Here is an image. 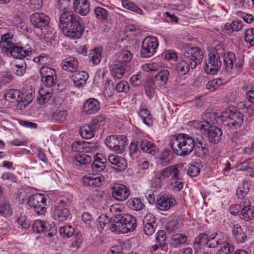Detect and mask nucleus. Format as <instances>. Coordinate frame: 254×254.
<instances>
[{
  "label": "nucleus",
  "instance_id": "nucleus-1",
  "mask_svg": "<svg viewBox=\"0 0 254 254\" xmlns=\"http://www.w3.org/2000/svg\"><path fill=\"white\" fill-rule=\"evenodd\" d=\"M170 145L172 150L178 155H188L194 148L195 139L190 135L181 133L171 138Z\"/></svg>",
  "mask_w": 254,
  "mask_h": 254
},
{
  "label": "nucleus",
  "instance_id": "nucleus-2",
  "mask_svg": "<svg viewBox=\"0 0 254 254\" xmlns=\"http://www.w3.org/2000/svg\"><path fill=\"white\" fill-rule=\"evenodd\" d=\"M136 227L135 217L127 213L116 217L110 224L111 231L117 234H125L133 231Z\"/></svg>",
  "mask_w": 254,
  "mask_h": 254
},
{
  "label": "nucleus",
  "instance_id": "nucleus-3",
  "mask_svg": "<svg viewBox=\"0 0 254 254\" xmlns=\"http://www.w3.org/2000/svg\"><path fill=\"white\" fill-rule=\"evenodd\" d=\"M179 173L178 166L173 165L158 171L155 177L159 180L160 183L170 177L171 185L173 190L179 191L184 186L183 180L180 177Z\"/></svg>",
  "mask_w": 254,
  "mask_h": 254
},
{
  "label": "nucleus",
  "instance_id": "nucleus-4",
  "mask_svg": "<svg viewBox=\"0 0 254 254\" xmlns=\"http://www.w3.org/2000/svg\"><path fill=\"white\" fill-rule=\"evenodd\" d=\"M4 99L9 102H17V109L22 110L28 105L32 101L33 96L31 93L25 96L19 90L9 89L4 94Z\"/></svg>",
  "mask_w": 254,
  "mask_h": 254
},
{
  "label": "nucleus",
  "instance_id": "nucleus-5",
  "mask_svg": "<svg viewBox=\"0 0 254 254\" xmlns=\"http://www.w3.org/2000/svg\"><path fill=\"white\" fill-rule=\"evenodd\" d=\"M221 120L224 125L232 129H236L241 127L244 122V115L234 108L226 109L222 114Z\"/></svg>",
  "mask_w": 254,
  "mask_h": 254
},
{
  "label": "nucleus",
  "instance_id": "nucleus-6",
  "mask_svg": "<svg viewBox=\"0 0 254 254\" xmlns=\"http://www.w3.org/2000/svg\"><path fill=\"white\" fill-rule=\"evenodd\" d=\"M185 59L188 60L190 67L193 69L199 64L203 60V53L197 47H190L187 44L182 49Z\"/></svg>",
  "mask_w": 254,
  "mask_h": 254
},
{
  "label": "nucleus",
  "instance_id": "nucleus-7",
  "mask_svg": "<svg viewBox=\"0 0 254 254\" xmlns=\"http://www.w3.org/2000/svg\"><path fill=\"white\" fill-rule=\"evenodd\" d=\"M222 63L220 55L216 49L212 50L208 54V58L205 61L204 66L205 71L211 74H215L220 68Z\"/></svg>",
  "mask_w": 254,
  "mask_h": 254
},
{
  "label": "nucleus",
  "instance_id": "nucleus-8",
  "mask_svg": "<svg viewBox=\"0 0 254 254\" xmlns=\"http://www.w3.org/2000/svg\"><path fill=\"white\" fill-rule=\"evenodd\" d=\"M46 197L44 194L35 193L29 198L27 203L30 206L34 207L37 214L42 215L46 211Z\"/></svg>",
  "mask_w": 254,
  "mask_h": 254
},
{
  "label": "nucleus",
  "instance_id": "nucleus-9",
  "mask_svg": "<svg viewBox=\"0 0 254 254\" xmlns=\"http://www.w3.org/2000/svg\"><path fill=\"white\" fill-rule=\"evenodd\" d=\"M158 46V41L157 38L152 36L146 37L142 42L141 56L143 58H148L153 56Z\"/></svg>",
  "mask_w": 254,
  "mask_h": 254
},
{
  "label": "nucleus",
  "instance_id": "nucleus-10",
  "mask_svg": "<svg viewBox=\"0 0 254 254\" xmlns=\"http://www.w3.org/2000/svg\"><path fill=\"white\" fill-rule=\"evenodd\" d=\"M203 119L204 120L203 121H193L190 123L194 127L199 128L200 130H206L212 127V125L217 124L219 117L216 113L211 112L205 113Z\"/></svg>",
  "mask_w": 254,
  "mask_h": 254
},
{
  "label": "nucleus",
  "instance_id": "nucleus-11",
  "mask_svg": "<svg viewBox=\"0 0 254 254\" xmlns=\"http://www.w3.org/2000/svg\"><path fill=\"white\" fill-rule=\"evenodd\" d=\"M127 137L124 135H110L105 139L106 145L111 149L121 152L127 145Z\"/></svg>",
  "mask_w": 254,
  "mask_h": 254
},
{
  "label": "nucleus",
  "instance_id": "nucleus-12",
  "mask_svg": "<svg viewBox=\"0 0 254 254\" xmlns=\"http://www.w3.org/2000/svg\"><path fill=\"white\" fill-rule=\"evenodd\" d=\"M83 29V21L81 18L80 20L74 21V23L63 29V32L71 39H78L82 36Z\"/></svg>",
  "mask_w": 254,
  "mask_h": 254
},
{
  "label": "nucleus",
  "instance_id": "nucleus-13",
  "mask_svg": "<svg viewBox=\"0 0 254 254\" xmlns=\"http://www.w3.org/2000/svg\"><path fill=\"white\" fill-rule=\"evenodd\" d=\"M113 197L118 201L126 200L129 195V190L124 185L116 184L112 188Z\"/></svg>",
  "mask_w": 254,
  "mask_h": 254
},
{
  "label": "nucleus",
  "instance_id": "nucleus-14",
  "mask_svg": "<svg viewBox=\"0 0 254 254\" xmlns=\"http://www.w3.org/2000/svg\"><path fill=\"white\" fill-rule=\"evenodd\" d=\"M138 146L143 152L152 155L158 152V148L153 142L147 140L142 136H139L138 137Z\"/></svg>",
  "mask_w": 254,
  "mask_h": 254
},
{
  "label": "nucleus",
  "instance_id": "nucleus-15",
  "mask_svg": "<svg viewBox=\"0 0 254 254\" xmlns=\"http://www.w3.org/2000/svg\"><path fill=\"white\" fill-rule=\"evenodd\" d=\"M30 21L35 27L42 29L48 25L50 17L43 13L35 12L30 16Z\"/></svg>",
  "mask_w": 254,
  "mask_h": 254
},
{
  "label": "nucleus",
  "instance_id": "nucleus-16",
  "mask_svg": "<svg viewBox=\"0 0 254 254\" xmlns=\"http://www.w3.org/2000/svg\"><path fill=\"white\" fill-rule=\"evenodd\" d=\"M128 68V65H126V64L118 61L113 63L110 66V70L113 76L118 79L122 78Z\"/></svg>",
  "mask_w": 254,
  "mask_h": 254
},
{
  "label": "nucleus",
  "instance_id": "nucleus-17",
  "mask_svg": "<svg viewBox=\"0 0 254 254\" xmlns=\"http://www.w3.org/2000/svg\"><path fill=\"white\" fill-rule=\"evenodd\" d=\"M81 18L71 11H65L60 17V23L63 29L70 25L71 23L77 20H80Z\"/></svg>",
  "mask_w": 254,
  "mask_h": 254
},
{
  "label": "nucleus",
  "instance_id": "nucleus-18",
  "mask_svg": "<svg viewBox=\"0 0 254 254\" xmlns=\"http://www.w3.org/2000/svg\"><path fill=\"white\" fill-rule=\"evenodd\" d=\"M100 103L95 98L87 100L83 106V112L86 115H92L97 113L100 110Z\"/></svg>",
  "mask_w": 254,
  "mask_h": 254
},
{
  "label": "nucleus",
  "instance_id": "nucleus-19",
  "mask_svg": "<svg viewBox=\"0 0 254 254\" xmlns=\"http://www.w3.org/2000/svg\"><path fill=\"white\" fill-rule=\"evenodd\" d=\"M104 180L101 175H90L83 178V183L85 186L96 188L100 187Z\"/></svg>",
  "mask_w": 254,
  "mask_h": 254
},
{
  "label": "nucleus",
  "instance_id": "nucleus-20",
  "mask_svg": "<svg viewBox=\"0 0 254 254\" xmlns=\"http://www.w3.org/2000/svg\"><path fill=\"white\" fill-rule=\"evenodd\" d=\"M206 133L209 140L212 143L217 144L219 143L222 136V131L221 129L215 126L209 128L206 130H201Z\"/></svg>",
  "mask_w": 254,
  "mask_h": 254
},
{
  "label": "nucleus",
  "instance_id": "nucleus-21",
  "mask_svg": "<svg viewBox=\"0 0 254 254\" xmlns=\"http://www.w3.org/2000/svg\"><path fill=\"white\" fill-rule=\"evenodd\" d=\"M176 203V200L174 197L167 195L162 196L157 199L156 207L161 211H166L174 206Z\"/></svg>",
  "mask_w": 254,
  "mask_h": 254
},
{
  "label": "nucleus",
  "instance_id": "nucleus-22",
  "mask_svg": "<svg viewBox=\"0 0 254 254\" xmlns=\"http://www.w3.org/2000/svg\"><path fill=\"white\" fill-rule=\"evenodd\" d=\"M13 35L9 33H7L1 37L0 41V48L2 52L8 55L10 51L14 46V44L12 42Z\"/></svg>",
  "mask_w": 254,
  "mask_h": 254
},
{
  "label": "nucleus",
  "instance_id": "nucleus-23",
  "mask_svg": "<svg viewBox=\"0 0 254 254\" xmlns=\"http://www.w3.org/2000/svg\"><path fill=\"white\" fill-rule=\"evenodd\" d=\"M32 50L28 46L24 47H21L15 46L10 51L9 54L15 59H18L19 60L28 56L31 54Z\"/></svg>",
  "mask_w": 254,
  "mask_h": 254
},
{
  "label": "nucleus",
  "instance_id": "nucleus-24",
  "mask_svg": "<svg viewBox=\"0 0 254 254\" xmlns=\"http://www.w3.org/2000/svg\"><path fill=\"white\" fill-rule=\"evenodd\" d=\"M108 160L112 165H114L113 168L117 171H123L126 169L127 166L126 160L117 155H110L108 156Z\"/></svg>",
  "mask_w": 254,
  "mask_h": 254
},
{
  "label": "nucleus",
  "instance_id": "nucleus-25",
  "mask_svg": "<svg viewBox=\"0 0 254 254\" xmlns=\"http://www.w3.org/2000/svg\"><path fill=\"white\" fill-rule=\"evenodd\" d=\"M73 9L81 15H86L89 12V3L87 0H74Z\"/></svg>",
  "mask_w": 254,
  "mask_h": 254
},
{
  "label": "nucleus",
  "instance_id": "nucleus-26",
  "mask_svg": "<svg viewBox=\"0 0 254 254\" xmlns=\"http://www.w3.org/2000/svg\"><path fill=\"white\" fill-rule=\"evenodd\" d=\"M77 60L73 57H69L62 61V68L70 72H75L78 69Z\"/></svg>",
  "mask_w": 254,
  "mask_h": 254
},
{
  "label": "nucleus",
  "instance_id": "nucleus-27",
  "mask_svg": "<svg viewBox=\"0 0 254 254\" xmlns=\"http://www.w3.org/2000/svg\"><path fill=\"white\" fill-rule=\"evenodd\" d=\"M224 63L225 70L228 74H232L234 72L235 69L234 66V61L235 60V55L232 52H228L224 55Z\"/></svg>",
  "mask_w": 254,
  "mask_h": 254
},
{
  "label": "nucleus",
  "instance_id": "nucleus-28",
  "mask_svg": "<svg viewBox=\"0 0 254 254\" xmlns=\"http://www.w3.org/2000/svg\"><path fill=\"white\" fill-rule=\"evenodd\" d=\"M26 64L23 60L16 61L11 64V70L17 75L22 76L25 72Z\"/></svg>",
  "mask_w": 254,
  "mask_h": 254
},
{
  "label": "nucleus",
  "instance_id": "nucleus-29",
  "mask_svg": "<svg viewBox=\"0 0 254 254\" xmlns=\"http://www.w3.org/2000/svg\"><path fill=\"white\" fill-rule=\"evenodd\" d=\"M72 78L74 85L80 87L85 84L88 78V74L84 71H81L75 73Z\"/></svg>",
  "mask_w": 254,
  "mask_h": 254
},
{
  "label": "nucleus",
  "instance_id": "nucleus-30",
  "mask_svg": "<svg viewBox=\"0 0 254 254\" xmlns=\"http://www.w3.org/2000/svg\"><path fill=\"white\" fill-rule=\"evenodd\" d=\"M232 231L233 235L238 243H243L246 240L247 236L240 225H235Z\"/></svg>",
  "mask_w": 254,
  "mask_h": 254
},
{
  "label": "nucleus",
  "instance_id": "nucleus-31",
  "mask_svg": "<svg viewBox=\"0 0 254 254\" xmlns=\"http://www.w3.org/2000/svg\"><path fill=\"white\" fill-rule=\"evenodd\" d=\"M169 76L170 72L168 70H161L156 75V81L159 82L158 84L161 88H165Z\"/></svg>",
  "mask_w": 254,
  "mask_h": 254
},
{
  "label": "nucleus",
  "instance_id": "nucleus-32",
  "mask_svg": "<svg viewBox=\"0 0 254 254\" xmlns=\"http://www.w3.org/2000/svg\"><path fill=\"white\" fill-rule=\"evenodd\" d=\"M95 130L93 126L88 125H84L80 128L81 136L86 139H90L94 136Z\"/></svg>",
  "mask_w": 254,
  "mask_h": 254
},
{
  "label": "nucleus",
  "instance_id": "nucleus-33",
  "mask_svg": "<svg viewBox=\"0 0 254 254\" xmlns=\"http://www.w3.org/2000/svg\"><path fill=\"white\" fill-rule=\"evenodd\" d=\"M90 156L85 154H78L75 156L74 163L76 166H86L90 164L91 162Z\"/></svg>",
  "mask_w": 254,
  "mask_h": 254
},
{
  "label": "nucleus",
  "instance_id": "nucleus-34",
  "mask_svg": "<svg viewBox=\"0 0 254 254\" xmlns=\"http://www.w3.org/2000/svg\"><path fill=\"white\" fill-rule=\"evenodd\" d=\"M69 212L67 208L57 209L53 212V218L59 221L63 222L68 217Z\"/></svg>",
  "mask_w": 254,
  "mask_h": 254
},
{
  "label": "nucleus",
  "instance_id": "nucleus-35",
  "mask_svg": "<svg viewBox=\"0 0 254 254\" xmlns=\"http://www.w3.org/2000/svg\"><path fill=\"white\" fill-rule=\"evenodd\" d=\"M133 58V54L129 50L124 49L119 53L118 56V61L126 64V65H129L130 61Z\"/></svg>",
  "mask_w": 254,
  "mask_h": 254
},
{
  "label": "nucleus",
  "instance_id": "nucleus-36",
  "mask_svg": "<svg viewBox=\"0 0 254 254\" xmlns=\"http://www.w3.org/2000/svg\"><path fill=\"white\" fill-rule=\"evenodd\" d=\"M195 139V145H196L195 150L198 152L199 155H203L205 154L204 147V138L202 136L199 135L194 136Z\"/></svg>",
  "mask_w": 254,
  "mask_h": 254
},
{
  "label": "nucleus",
  "instance_id": "nucleus-37",
  "mask_svg": "<svg viewBox=\"0 0 254 254\" xmlns=\"http://www.w3.org/2000/svg\"><path fill=\"white\" fill-rule=\"evenodd\" d=\"M240 217L241 219L246 221H250L254 219V206H252L251 207L241 209Z\"/></svg>",
  "mask_w": 254,
  "mask_h": 254
},
{
  "label": "nucleus",
  "instance_id": "nucleus-38",
  "mask_svg": "<svg viewBox=\"0 0 254 254\" xmlns=\"http://www.w3.org/2000/svg\"><path fill=\"white\" fill-rule=\"evenodd\" d=\"M188 240L187 237L183 234L178 233L172 237V245L175 248L181 245L185 244Z\"/></svg>",
  "mask_w": 254,
  "mask_h": 254
},
{
  "label": "nucleus",
  "instance_id": "nucleus-39",
  "mask_svg": "<svg viewBox=\"0 0 254 254\" xmlns=\"http://www.w3.org/2000/svg\"><path fill=\"white\" fill-rule=\"evenodd\" d=\"M208 237L205 234H200L195 238L193 248L197 250L200 248V246H207L208 244Z\"/></svg>",
  "mask_w": 254,
  "mask_h": 254
},
{
  "label": "nucleus",
  "instance_id": "nucleus-40",
  "mask_svg": "<svg viewBox=\"0 0 254 254\" xmlns=\"http://www.w3.org/2000/svg\"><path fill=\"white\" fill-rule=\"evenodd\" d=\"M74 228L70 225L61 226L59 229L60 235L64 238H70L74 233Z\"/></svg>",
  "mask_w": 254,
  "mask_h": 254
},
{
  "label": "nucleus",
  "instance_id": "nucleus-41",
  "mask_svg": "<svg viewBox=\"0 0 254 254\" xmlns=\"http://www.w3.org/2000/svg\"><path fill=\"white\" fill-rule=\"evenodd\" d=\"M39 97L37 101L39 104L44 105L47 103L51 98L52 93L50 91H45L44 89H41L39 91Z\"/></svg>",
  "mask_w": 254,
  "mask_h": 254
},
{
  "label": "nucleus",
  "instance_id": "nucleus-42",
  "mask_svg": "<svg viewBox=\"0 0 254 254\" xmlns=\"http://www.w3.org/2000/svg\"><path fill=\"white\" fill-rule=\"evenodd\" d=\"M139 115L143 123L147 125L150 126L153 124V120L150 113L149 111L146 109H142L140 110Z\"/></svg>",
  "mask_w": 254,
  "mask_h": 254
},
{
  "label": "nucleus",
  "instance_id": "nucleus-43",
  "mask_svg": "<svg viewBox=\"0 0 254 254\" xmlns=\"http://www.w3.org/2000/svg\"><path fill=\"white\" fill-rule=\"evenodd\" d=\"M90 144L88 142L76 141L72 143L71 148L73 151L74 152H82L84 149H87L91 147ZM85 152H88V150H86Z\"/></svg>",
  "mask_w": 254,
  "mask_h": 254
},
{
  "label": "nucleus",
  "instance_id": "nucleus-44",
  "mask_svg": "<svg viewBox=\"0 0 254 254\" xmlns=\"http://www.w3.org/2000/svg\"><path fill=\"white\" fill-rule=\"evenodd\" d=\"M128 206L133 210L139 211L142 210L144 205L139 198H134L128 201Z\"/></svg>",
  "mask_w": 254,
  "mask_h": 254
},
{
  "label": "nucleus",
  "instance_id": "nucleus-45",
  "mask_svg": "<svg viewBox=\"0 0 254 254\" xmlns=\"http://www.w3.org/2000/svg\"><path fill=\"white\" fill-rule=\"evenodd\" d=\"M44 231L43 233L46 236L51 237L55 235L57 229L55 225L53 223H49L48 222H45Z\"/></svg>",
  "mask_w": 254,
  "mask_h": 254
},
{
  "label": "nucleus",
  "instance_id": "nucleus-46",
  "mask_svg": "<svg viewBox=\"0 0 254 254\" xmlns=\"http://www.w3.org/2000/svg\"><path fill=\"white\" fill-rule=\"evenodd\" d=\"M102 50L99 48H95L90 53L91 61L94 64H98L101 59Z\"/></svg>",
  "mask_w": 254,
  "mask_h": 254
},
{
  "label": "nucleus",
  "instance_id": "nucleus-47",
  "mask_svg": "<svg viewBox=\"0 0 254 254\" xmlns=\"http://www.w3.org/2000/svg\"><path fill=\"white\" fill-rule=\"evenodd\" d=\"M150 166H152V165H150ZM149 166L150 163L148 161H144L140 163L138 166V170L137 172L138 176L140 177H142L148 174L149 173L148 170L149 168Z\"/></svg>",
  "mask_w": 254,
  "mask_h": 254
},
{
  "label": "nucleus",
  "instance_id": "nucleus-48",
  "mask_svg": "<svg viewBox=\"0 0 254 254\" xmlns=\"http://www.w3.org/2000/svg\"><path fill=\"white\" fill-rule=\"evenodd\" d=\"M189 61L186 59H184L180 62L177 65L176 69L178 72L182 74H186L190 70V64H188Z\"/></svg>",
  "mask_w": 254,
  "mask_h": 254
},
{
  "label": "nucleus",
  "instance_id": "nucleus-49",
  "mask_svg": "<svg viewBox=\"0 0 254 254\" xmlns=\"http://www.w3.org/2000/svg\"><path fill=\"white\" fill-rule=\"evenodd\" d=\"M83 242V238L81 234L77 232L75 233L73 237L71 239L70 248L74 250H77Z\"/></svg>",
  "mask_w": 254,
  "mask_h": 254
},
{
  "label": "nucleus",
  "instance_id": "nucleus-50",
  "mask_svg": "<svg viewBox=\"0 0 254 254\" xmlns=\"http://www.w3.org/2000/svg\"><path fill=\"white\" fill-rule=\"evenodd\" d=\"M222 84V80L220 78L214 79L209 81L206 84V88L210 91H214L218 89Z\"/></svg>",
  "mask_w": 254,
  "mask_h": 254
},
{
  "label": "nucleus",
  "instance_id": "nucleus-51",
  "mask_svg": "<svg viewBox=\"0 0 254 254\" xmlns=\"http://www.w3.org/2000/svg\"><path fill=\"white\" fill-rule=\"evenodd\" d=\"M221 245V247L216 254H231L234 251V246L229 243H225V241Z\"/></svg>",
  "mask_w": 254,
  "mask_h": 254
},
{
  "label": "nucleus",
  "instance_id": "nucleus-52",
  "mask_svg": "<svg viewBox=\"0 0 254 254\" xmlns=\"http://www.w3.org/2000/svg\"><path fill=\"white\" fill-rule=\"evenodd\" d=\"M94 14L99 20H106L108 19V13L106 9L101 7H97L94 9Z\"/></svg>",
  "mask_w": 254,
  "mask_h": 254
},
{
  "label": "nucleus",
  "instance_id": "nucleus-53",
  "mask_svg": "<svg viewBox=\"0 0 254 254\" xmlns=\"http://www.w3.org/2000/svg\"><path fill=\"white\" fill-rule=\"evenodd\" d=\"M40 73L41 78H46L56 75L54 69L45 66H43L40 68Z\"/></svg>",
  "mask_w": 254,
  "mask_h": 254
},
{
  "label": "nucleus",
  "instance_id": "nucleus-54",
  "mask_svg": "<svg viewBox=\"0 0 254 254\" xmlns=\"http://www.w3.org/2000/svg\"><path fill=\"white\" fill-rule=\"evenodd\" d=\"M82 221L89 228L93 229L95 227L94 221L91 215L88 212H84L82 215Z\"/></svg>",
  "mask_w": 254,
  "mask_h": 254
},
{
  "label": "nucleus",
  "instance_id": "nucleus-55",
  "mask_svg": "<svg viewBox=\"0 0 254 254\" xmlns=\"http://www.w3.org/2000/svg\"><path fill=\"white\" fill-rule=\"evenodd\" d=\"M250 189L249 185L247 183L244 184L242 187H240L237 190L236 194L238 198L242 199L245 198V196L249 192Z\"/></svg>",
  "mask_w": 254,
  "mask_h": 254
},
{
  "label": "nucleus",
  "instance_id": "nucleus-56",
  "mask_svg": "<svg viewBox=\"0 0 254 254\" xmlns=\"http://www.w3.org/2000/svg\"><path fill=\"white\" fill-rule=\"evenodd\" d=\"M109 222L106 215L100 216L96 221V226L98 230L101 232L104 229L106 224Z\"/></svg>",
  "mask_w": 254,
  "mask_h": 254
},
{
  "label": "nucleus",
  "instance_id": "nucleus-57",
  "mask_svg": "<svg viewBox=\"0 0 254 254\" xmlns=\"http://www.w3.org/2000/svg\"><path fill=\"white\" fill-rule=\"evenodd\" d=\"M122 209L123 207L118 204H114L110 207V211L114 216V218L124 214L122 213Z\"/></svg>",
  "mask_w": 254,
  "mask_h": 254
},
{
  "label": "nucleus",
  "instance_id": "nucleus-58",
  "mask_svg": "<svg viewBox=\"0 0 254 254\" xmlns=\"http://www.w3.org/2000/svg\"><path fill=\"white\" fill-rule=\"evenodd\" d=\"M45 221L37 220L33 224V229L34 232H36L38 233H43L44 231Z\"/></svg>",
  "mask_w": 254,
  "mask_h": 254
},
{
  "label": "nucleus",
  "instance_id": "nucleus-59",
  "mask_svg": "<svg viewBox=\"0 0 254 254\" xmlns=\"http://www.w3.org/2000/svg\"><path fill=\"white\" fill-rule=\"evenodd\" d=\"M245 40L251 46H254V28L247 29L245 32Z\"/></svg>",
  "mask_w": 254,
  "mask_h": 254
},
{
  "label": "nucleus",
  "instance_id": "nucleus-60",
  "mask_svg": "<svg viewBox=\"0 0 254 254\" xmlns=\"http://www.w3.org/2000/svg\"><path fill=\"white\" fill-rule=\"evenodd\" d=\"M180 227L181 224L177 220L170 221L166 225V229L169 232L177 230L180 229Z\"/></svg>",
  "mask_w": 254,
  "mask_h": 254
},
{
  "label": "nucleus",
  "instance_id": "nucleus-61",
  "mask_svg": "<svg viewBox=\"0 0 254 254\" xmlns=\"http://www.w3.org/2000/svg\"><path fill=\"white\" fill-rule=\"evenodd\" d=\"M44 84L48 87H51L57 83V75L46 78H41Z\"/></svg>",
  "mask_w": 254,
  "mask_h": 254
},
{
  "label": "nucleus",
  "instance_id": "nucleus-62",
  "mask_svg": "<svg viewBox=\"0 0 254 254\" xmlns=\"http://www.w3.org/2000/svg\"><path fill=\"white\" fill-rule=\"evenodd\" d=\"M53 116L55 120L59 122H63L66 120L67 114L65 111H59L54 112L53 114Z\"/></svg>",
  "mask_w": 254,
  "mask_h": 254
},
{
  "label": "nucleus",
  "instance_id": "nucleus-63",
  "mask_svg": "<svg viewBox=\"0 0 254 254\" xmlns=\"http://www.w3.org/2000/svg\"><path fill=\"white\" fill-rule=\"evenodd\" d=\"M159 159L164 163H169L172 159L171 152L169 150L163 151L160 154Z\"/></svg>",
  "mask_w": 254,
  "mask_h": 254
},
{
  "label": "nucleus",
  "instance_id": "nucleus-64",
  "mask_svg": "<svg viewBox=\"0 0 254 254\" xmlns=\"http://www.w3.org/2000/svg\"><path fill=\"white\" fill-rule=\"evenodd\" d=\"M50 60L49 56L46 54H42L34 58L33 61L36 63L42 64H47Z\"/></svg>",
  "mask_w": 254,
  "mask_h": 254
}]
</instances>
